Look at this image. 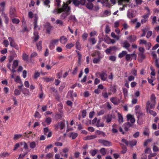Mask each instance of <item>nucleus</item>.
Returning a JSON list of instances; mask_svg holds the SVG:
<instances>
[{"label":"nucleus","instance_id":"1","mask_svg":"<svg viewBox=\"0 0 159 159\" xmlns=\"http://www.w3.org/2000/svg\"><path fill=\"white\" fill-rule=\"evenodd\" d=\"M70 8L68 6L67 4H64L62 7V13H61L60 18L62 19L66 18L70 14Z\"/></svg>","mask_w":159,"mask_h":159},{"label":"nucleus","instance_id":"2","mask_svg":"<svg viewBox=\"0 0 159 159\" xmlns=\"http://www.w3.org/2000/svg\"><path fill=\"white\" fill-rule=\"evenodd\" d=\"M19 62V61L17 60H15L13 61L12 68H11V69H9L12 72L14 73L16 72V69L18 66Z\"/></svg>","mask_w":159,"mask_h":159},{"label":"nucleus","instance_id":"3","mask_svg":"<svg viewBox=\"0 0 159 159\" xmlns=\"http://www.w3.org/2000/svg\"><path fill=\"white\" fill-rule=\"evenodd\" d=\"M99 74L102 80L103 81L107 80V74L106 71H102L101 73H99Z\"/></svg>","mask_w":159,"mask_h":159},{"label":"nucleus","instance_id":"4","mask_svg":"<svg viewBox=\"0 0 159 159\" xmlns=\"http://www.w3.org/2000/svg\"><path fill=\"white\" fill-rule=\"evenodd\" d=\"M64 121L63 120V121L60 122L57 124L55 125V129H60L61 130L63 129L65 127Z\"/></svg>","mask_w":159,"mask_h":159},{"label":"nucleus","instance_id":"5","mask_svg":"<svg viewBox=\"0 0 159 159\" xmlns=\"http://www.w3.org/2000/svg\"><path fill=\"white\" fill-rule=\"evenodd\" d=\"M110 100L115 105H118L120 102V99L116 97L111 98Z\"/></svg>","mask_w":159,"mask_h":159},{"label":"nucleus","instance_id":"6","mask_svg":"<svg viewBox=\"0 0 159 159\" xmlns=\"http://www.w3.org/2000/svg\"><path fill=\"white\" fill-rule=\"evenodd\" d=\"M99 142L105 146H111V143L109 141L103 140V139H99L98 140Z\"/></svg>","mask_w":159,"mask_h":159},{"label":"nucleus","instance_id":"7","mask_svg":"<svg viewBox=\"0 0 159 159\" xmlns=\"http://www.w3.org/2000/svg\"><path fill=\"white\" fill-rule=\"evenodd\" d=\"M9 14L11 18L16 16L15 8L14 7H11L10 10Z\"/></svg>","mask_w":159,"mask_h":159},{"label":"nucleus","instance_id":"8","mask_svg":"<svg viewBox=\"0 0 159 159\" xmlns=\"http://www.w3.org/2000/svg\"><path fill=\"white\" fill-rule=\"evenodd\" d=\"M58 39H55L52 40L50 42L49 45V48L51 49H53L55 47V45L58 42Z\"/></svg>","mask_w":159,"mask_h":159},{"label":"nucleus","instance_id":"9","mask_svg":"<svg viewBox=\"0 0 159 159\" xmlns=\"http://www.w3.org/2000/svg\"><path fill=\"white\" fill-rule=\"evenodd\" d=\"M43 132L44 134L47 135L48 138L50 137L52 135V132L48 128L46 127L44 128Z\"/></svg>","mask_w":159,"mask_h":159},{"label":"nucleus","instance_id":"10","mask_svg":"<svg viewBox=\"0 0 159 159\" xmlns=\"http://www.w3.org/2000/svg\"><path fill=\"white\" fill-rule=\"evenodd\" d=\"M155 103H156L153 102L151 103L149 101H148L146 103V110L153 108L155 107Z\"/></svg>","mask_w":159,"mask_h":159},{"label":"nucleus","instance_id":"11","mask_svg":"<svg viewBox=\"0 0 159 159\" xmlns=\"http://www.w3.org/2000/svg\"><path fill=\"white\" fill-rule=\"evenodd\" d=\"M134 57V59L135 60L136 59V55L135 53L132 54H126L125 55V59L127 61L130 60V58L132 57Z\"/></svg>","mask_w":159,"mask_h":159},{"label":"nucleus","instance_id":"12","mask_svg":"<svg viewBox=\"0 0 159 159\" xmlns=\"http://www.w3.org/2000/svg\"><path fill=\"white\" fill-rule=\"evenodd\" d=\"M127 120H129L131 123H134L135 122V119L134 116L131 114H128L127 115Z\"/></svg>","mask_w":159,"mask_h":159},{"label":"nucleus","instance_id":"13","mask_svg":"<svg viewBox=\"0 0 159 159\" xmlns=\"http://www.w3.org/2000/svg\"><path fill=\"white\" fill-rule=\"evenodd\" d=\"M44 28L46 30L47 33L49 34L52 28V26L50 24L48 23H46L44 25Z\"/></svg>","mask_w":159,"mask_h":159},{"label":"nucleus","instance_id":"14","mask_svg":"<svg viewBox=\"0 0 159 159\" xmlns=\"http://www.w3.org/2000/svg\"><path fill=\"white\" fill-rule=\"evenodd\" d=\"M127 39L130 42H133L135 41L137 39L136 37L134 35H131L128 36Z\"/></svg>","mask_w":159,"mask_h":159},{"label":"nucleus","instance_id":"15","mask_svg":"<svg viewBox=\"0 0 159 159\" xmlns=\"http://www.w3.org/2000/svg\"><path fill=\"white\" fill-rule=\"evenodd\" d=\"M136 114L137 116V118L138 119V120L137 121V123L138 124L140 125L141 123H139V120L142 118V117L144 115V114L143 113L140 111H138L137 112H136Z\"/></svg>","mask_w":159,"mask_h":159},{"label":"nucleus","instance_id":"16","mask_svg":"<svg viewBox=\"0 0 159 159\" xmlns=\"http://www.w3.org/2000/svg\"><path fill=\"white\" fill-rule=\"evenodd\" d=\"M145 58L144 53H139L138 54V60L140 62H141Z\"/></svg>","mask_w":159,"mask_h":159},{"label":"nucleus","instance_id":"17","mask_svg":"<svg viewBox=\"0 0 159 159\" xmlns=\"http://www.w3.org/2000/svg\"><path fill=\"white\" fill-rule=\"evenodd\" d=\"M112 117H113L112 115H108L104 116V118L106 120V121L107 123H108L111 121Z\"/></svg>","mask_w":159,"mask_h":159},{"label":"nucleus","instance_id":"18","mask_svg":"<svg viewBox=\"0 0 159 159\" xmlns=\"http://www.w3.org/2000/svg\"><path fill=\"white\" fill-rule=\"evenodd\" d=\"M132 125L129 122L124 124L123 125V127L124 128L125 130V131H127L129 128Z\"/></svg>","mask_w":159,"mask_h":159},{"label":"nucleus","instance_id":"19","mask_svg":"<svg viewBox=\"0 0 159 159\" xmlns=\"http://www.w3.org/2000/svg\"><path fill=\"white\" fill-rule=\"evenodd\" d=\"M14 59V57L13 56H11L9 58V62L7 65V67L9 69H11V62Z\"/></svg>","mask_w":159,"mask_h":159},{"label":"nucleus","instance_id":"20","mask_svg":"<svg viewBox=\"0 0 159 159\" xmlns=\"http://www.w3.org/2000/svg\"><path fill=\"white\" fill-rule=\"evenodd\" d=\"M5 3L4 2H2L0 3V12L4 13L5 10Z\"/></svg>","mask_w":159,"mask_h":159},{"label":"nucleus","instance_id":"21","mask_svg":"<svg viewBox=\"0 0 159 159\" xmlns=\"http://www.w3.org/2000/svg\"><path fill=\"white\" fill-rule=\"evenodd\" d=\"M52 119L50 117H47L44 122L42 123V124L43 126H45V123H46L48 125H49L51 123Z\"/></svg>","mask_w":159,"mask_h":159},{"label":"nucleus","instance_id":"22","mask_svg":"<svg viewBox=\"0 0 159 159\" xmlns=\"http://www.w3.org/2000/svg\"><path fill=\"white\" fill-rule=\"evenodd\" d=\"M103 57V55H101L98 56L97 58H94L93 60V62L94 64H97L98 63Z\"/></svg>","mask_w":159,"mask_h":159},{"label":"nucleus","instance_id":"23","mask_svg":"<svg viewBox=\"0 0 159 159\" xmlns=\"http://www.w3.org/2000/svg\"><path fill=\"white\" fill-rule=\"evenodd\" d=\"M149 15H148L145 14L142 17L143 19L141 20V22L143 24V23L146 22L148 21V18Z\"/></svg>","mask_w":159,"mask_h":159},{"label":"nucleus","instance_id":"24","mask_svg":"<svg viewBox=\"0 0 159 159\" xmlns=\"http://www.w3.org/2000/svg\"><path fill=\"white\" fill-rule=\"evenodd\" d=\"M97 137L96 135H92L90 136H88L85 137L84 138V140H87L94 139Z\"/></svg>","mask_w":159,"mask_h":159},{"label":"nucleus","instance_id":"25","mask_svg":"<svg viewBox=\"0 0 159 159\" xmlns=\"http://www.w3.org/2000/svg\"><path fill=\"white\" fill-rule=\"evenodd\" d=\"M60 41L61 43L65 44L67 41V39L64 36H62L60 37Z\"/></svg>","mask_w":159,"mask_h":159},{"label":"nucleus","instance_id":"26","mask_svg":"<svg viewBox=\"0 0 159 159\" xmlns=\"http://www.w3.org/2000/svg\"><path fill=\"white\" fill-rule=\"evenodd\" d=\"M122 44L123 47L127 50L128 49V48L130 46V44L127 41H124Z\"/></svg>","mask_w":159,"mask_h":159},{"label":"nucleus","instance_id":"27","mask_svg":"<svg viewBox=\"0 0 159 159\" xmlns=\"http://www.w3.org/2000/svg\"><path fill=\"white\" fill-rule=\"evenodd\" d=\"M78 136V134L77 133L71 132L70 133L69 137L71 138L72 139H75Z\"/></svg>","mask_w":159,"mask_h":159},{"label":"nucleus","instance_id":"28","mask_svg":"<svg viewBox=\"0 0 159 159\" xmlns=\"http://www.w3.org/2000/svg\"><path fill=\"white\" fill-rule=\"evenodd\" d=\"M135 14L132 12H130L129 10L127 11V17L130 19L134 17L135 16Z\"/></svg>","mask_w":159,"mask_h":159},{"label":"nucleus","instance_id":"29","mask_svg":"<svg viewBox=\"0 0 159 159\" xmlns=\"http://www.w3.org/2000/svg\"><path fill=\"white\" fill-rule=\"evenodd\" d=\"M118 122L120 123H123L124 121H123V118L122 116V115L120 114L119 113H118Z\"/></svg>","mask_w":159,"mask_h":159},{"label":"nucleus","instance_id":"30","mask_svg":"<svg viewBox=\"0 0 159 159\" xmlns=\"http://www.w3.org/2000/svg\"><path fill=\"white\" fill-rule=\"evenodd\" d=\"M68 21L69 20H72L74 22H76L77 21L75 17V15H70L69 17H68Z\"/></svg>","mask_w":159,"mask_h":159},{"label":"nucleus","instance_id":"31","mask_svg":"<svg viewBox=\"0 0 159 159\" xmlns=\"http://www.w3.org/2000/svg\"><path fill=\"white\" fill-rule=\"evenodd\" d=\"M137 143V141L135 139H133L129 142V144L131 147L135 145Z\"/></svg>","mask_w":159,"mask_h":159},{"label":"nucleus","instance_id":"32","mask_svg":"<svg viewBox=\"0 0 159 159\" xmlns=\"http://www.w3.org/2000/svg\"><path fill=\"white\" fill-rule=\"evenodd\" d=\"M22 136V134H15L13 136V139L15 140H16L20 139Z\"/></svg>","mask_w":159,"mask_h":159},{"label":"nucleus","instance_id":"33","mask_svg":"<svg viewBox=\"0 0 159 159\" xmlns=\"http://www.w3.org/2000/svg\"><path fill=\"white\" fill-rule=\"evenodd\" d=\"M62 12V7L57 9H55L52 11V13L55 14H59Z\"/></svg>","mask_w":159,"mask_h":159},{"label":"nucleus","instance_id":"34","mask_svg":"<svg viewBox=\"0 0 159 159\" xmlns=\"http://www.w3.org/2000/svg\"><path fill=\"white\" fill-rule=\"evenodd\" d=\"M110 90L111 92V93L114 94L116 92V88L115 86H113L110 87Z\"/></svg>","mask_w":159,"mask_h":159},{"label":"nucleus","instance_id":"35","mask_svg":"<svg viewBox=\"0 0 159 159\" xmlns=\"http://www.w3.org/2000/svg\"><path fill=\"white\" fill-rule=\"evenodd\" d=\"M147 112L148 113L152 115L153 116H155L157 115L156 113L152 110L150 109L146 110Z\"/></svg>","mask_w":159,"mask_h":159},{"label":"nucleus","instance_id":"36","mask_svg":"<svg viewBox=\"0 0 159 159\" xmlns=\"http://www.w3.org/2000/svg\"><path fill=\"white\" fill-rule=\"evenodd\" d=\"M2 16L5 19V23L7 24L8 23L9 19L7 15L4 13H2Z\"/></svg>","mask_w":159,"mask_h":159},{"label":"nucleus","instance_id":"37","mask_svg":"<svg viewBox=\"0 0 159 159\" xmlns=\"http://www.w3.org/2000/svg\"><path fill=\"white\" fill-rule=\"evenodd\" d=\"M34 40L35 41H37L39 39L38 35V32L35 31L34 33Z\"/></svg>","mask_w":159,"mask_h":159},{"label":"nucleus","instance_id":"38","mask_svg":"<svg viewBox=\"0 0 159 159\" xmlns=\"http://www.w3.org/2000/svg\"><path fill=\"white\" fill-rule=\"evenodd\" d=\"M127 54V52L125 51H122L121 52L119 53L118 55V57L121 58L123 57L125 55Z\"/></svg>","mask_w":159,"mask_h":159},{"label":"nucleus","instance_id":"39","mask_svg":"<svg viewBox=\"0 0 159 159\" xmlns=\"http://www.w3.org/2000/svg\"><path fill=\"white\" fill-rule=\"evenodd\" d=\"M23 59L25 61H27L28 59V55L25 53H23L22 56Z\"/></svg>","mask_w":159,"mask_h":159},{"label":"nucleus","instance_id":"40","mask_svg":"<svg viewBox=\"0 0 159 159\" xmlns=\"http://www.w3.org/2000/svg\"><path fill=\"white\" fill-rule=\"evenodd\" d=\"M36 46L38 50H41L42 49V41H39L36 44Z\"/></svg>","mask_w":159,"mask_h":159},{"label":"nucleus","instance_id":"41","mask_svg":"<svg viewBox=\"0 0 159 159\" xmlns=\"http://www.w3.org/2000/svg\"><path fill=\"white\" fill-rule=\"evenodd\" d=\"M100 120H98L97 121V123H96V126L98 127H103L104 126V124L103 123H100Z\"/></svg>","mask_w":159,"mask_h":159},{"label":"nucleus","instance_id":"42","mask_svg":"<svg viewBox=\"0 0 159 159\" xmlns=\"http://www.w3.org/2000/svg\"><path fill=\"white\" fill-rule=\"evenodd\" d=\"M86 7L89 9H92L93 8V5L91 2H89L86 4Z\"/></svg>","mask_w":159,"mask_h":159},{"label":"nucleus","instance_id":"43","mask_svg":"<svg viewBox=\"0 0 159 159\" xmlns=\"http://www.w3.org/2000/svg\"><path fill=\"white\" fill-rule=\"evenodd\" d=\"M111 94V93H108L107 92H103L102 95L104 98L107 99L108 98V95Z\"/></svg>","mask_w":159,"mask_h":159},{"label":"nucleus","instance_id":"44","mask_svg":"<svg viewBox=\"0 0 159 159\" xmlns=\"http://www.w3.org/2000/svg\"><path fill=\"white\" fill-rule=\"evenodd\" d=\"M156 98L155 95L154 94H152L151 95L150 99L152 102L156 103Z\"/></svg>","mask_w":159,"mask_h":159},{"label":"nucleus","instance_id":"45","mask_svg":"<svg viewBox=\"0 0 159 159\" xmlns=\"http://www.w3.org/2000/svg\"><path fill=\"white\" fill-rule=\"evenodd\" d=\"M68 94H69L71 98L73 97H76L77 96V94L75 93H73V91H70L69 92Z\"/></svg>","mask_w":159,"mask_h":159},{"label":"nucleus","instance_id":"46","mask_svg":"<svg viewBox=\"0 0 159 159\" xmlns=\"http://www.w3.org/2000/svg\"><path fill=\"white\" fill-rule=\"evenodd\" d=\"M74 44L72 43H70L67 44L66 46V48L68 49H70L71 48L74 47Z\"/></svg>","mask_w":159,"mask_h":159},{"label":"nucleus","instance_id":"47","mask_svg":"<svg viewBox=\"0 0 159 159\" xmlns=\"http://www.w3.org/2000/svg\"><path fill=\"white\" fill-rule=\"evenodd\" d=\"M100 151L103 156H104L106 153V150L105 148H101Z\"/></svg>","mask_w":159,"mask_h":159},{"label":"nucleus","instance_id":"48","mask_svg":"<svg viewBox=\"0 0 159 159\" xmlns=\"http://www.w3.org/2000/svg\"><path fill=\"white\" fill-rule=\"evenodd\" d=\"M91 55L93 57L97 56L98 57L101 56L100 53L99 51H97L92 54Z\"/></svg>","mask_w":159,"mask_h":159},{"label":"nucleus","instance_id":"49","mask_svg":"<svg viewBox=\"0 0 159 159\" xmlns=\"http://www.w3.org/2000/svg\"><path fill=\"white\" fill-rule=\"evenodd\" d=\"M30 146L31 148L33 149L35 147L36 144L35 142H32L30 143Z\"/></svg>","mask_w":159,"mask_h":159},{"label":"nucleus","instance_id":"50","mask_svg":"<svg viewBox=\"0 0 159 159\" xmlns=\"http://www.w3.org/2000/svg\"><path fill=\"white\" fill-rule=\"evenodd\" d=\"M98 150L97 149H95L94 150H91L90 151V153H91L92 156H94L97 153Z\"/></svg>","mask_w":159,"mask_h":159},{"label":"nucleus","instance_id":"51","mask_svg":"<svg viewBox=\"0 0 159 159\" xmlns=\"http://www.w3.org/2000/svg\"><path fill=\"white\" fill-rule=\"evenodd\" d=\"M21 145H23L24 148L25 149H28V146L27 143L25 142H21L20 143Z\"/></svg>","mask_w":159,"mask_h":159},{"label":"nucleus","instance_id":"52","mask_svg":"<svg viewBox=\"0 0 159 159\" xmlns=\"http://www.w3.org/2000/svg\"><path fill=\"white\" fill-rule=\"evenodd\" d=\"M137 70L133 68L132 70L131 73L134 76H137Z\"/></svg>","mask_w":159,"mask_h":159},{"label":"nucleus","instance_id":"53","mask_svg":"<svg viewBox=\"0 0 159 159\" xmlns=\"http://www.w3.org/2000/svg\"><path fill=\"white\" fill-rule=\"evenodd\" d=\"M12 22L13 24H18L20 22V20L19 19L14 18L12 20Z\"/></svg>","mask_w":159,"mask_h":159},{"label":"nucleus","instance_id":"54","mask_svg":"<svg viewBox=\"0 0 159 159\" xmlns=\"http://www.w3.org/2000/svg\"><path fill=\"white\" fill-rule=\"evenodd\" d=\"M124 96L125 98L127 96L128 90L126 88H124L123 90Z\"/></svg>","mask_w":159,"mask_h":159},{"label":"nucleus","instance_id":"55","mask_svg":"<svg viewBox=\"0 0 159 159\" xmlns=\"http://www.w3.org/2000/svg\"><path fill=\"white\" fill-rule=\"evenodd\" d=\"M76 48L77 49L80 50L81 49V45L79 41L76 42Z\"/></svg>","mask_w":159,"mask_h":159},{"label":"nucleus","instance_id":"56","mask_svg":"<svg viewBox=\"0 0 159 159\" xmlns=\"http://www.w3.org/2000/svg\"><path fill=\"white\" fill-rule=\"evenodd\" d=\"M71 1L76 6H78L80 4V2L78 0H71Z\"/></svg>","mask_w":159,"mask_h":159},{"label":"nucleus","instance_id":"57","mask_svg":"<svg viewBox=\"0 0 159 159\" xmlns=\"http://www.w3.org/2000/svg\"><path fill=\"white\" fill-rule=\"evenodd\" d=\"M40 74L38 71H35V73L34 75V78L35 79H36L39 76Z\"/></svg>","mask_w":159,"mask_h":159},{"label":"nucleus","instance_id":"58","mask_svg":"<svg viewBox=\"0 0 159 159\" xmlns=\"http://www.w3.org/2000/svg\"><path fill=\"white\" fill-rule=\"evenodd\" d=\"M9 154L7 152H3L0 154L1 157H6L9 156Z\"/></svg>","mask_w":159,"mask_h":159},{"label":"nucleus","instance_id":"59","mask_svg":"<svg viewBox=\"0 0 159 159\" xmlns=\"http://www.w3.org/2000/svg\"><path fill=\"white\" fill-rule=\"evenodd\" d=\"M44 80L47 82H49L51 81H53L54 80V78H44Z\"/></svg>","mask_w":159,"mask_h":159},{"label":"nucleus","instance_id":"60","mask_svg":"<svg viewBox=\"0 0 159 159\" xmlns=\"http://www.w3.org/2000/svg\"><path fill=\"white\" fill-rule=\"evenodd\" d=\"M151 46V43L149 42L146 43L145 44V47L147 48L148 50H149Z\"/></svg>","mask_w":159,"mask_h":159},{"label":"nucleus","instance_id":"61","mask_svg":"<svg viewBox=\"0 0 159 159\" xmlns=\"http://www.w3.org/2000/svg\"><path fill=\"white\" fill-rule=\"evenodd\" d=\"M110 31V29L108 25H106L105 28V31L106 33H108Z\"/></svg>","mask_w":159,"mask_h":159},{"label":"nucleus","instance_id":"62","mask_svg":"<svg viewBox=\"0 0 159 159\" xmlns=\"http://www.w3.org/2000/svg\"><path fill=\"white\" fill-rule=\"evenodd\" d=\"M116 57L114 56H111L109 57V59L111 61H114L116 60Z\"/></svg>","mask_w":159,"mask_h":159},{"label":"nucleus","instance_id":"63","mask_svg":"<svg viewBox=\"0 0 159 159\" xmlns=\"http://www.w3.org/2000/svg\"><path fill=\"white\" fill-rule=\"evenodd\" d=\"M89 40L93 44H95L96 42V40L94 38H91L89 39Z\"/></svg>","mask_w":159,"mask_h":159},{"label":"nucleus","instance_id":"64","mask_svg":"<svg viewBox=\"0 0 159 159\" xmlns=\"http://www.w3.org/2000/svg\"><path fill=\"white\" fill-rule=\"evenodd\" d=\"M88 34L86 33H84L82 36V39L84 40H86V39L88 37Z\"/></svg>","mask_w":159,"mask_h":159}]
</instances>
